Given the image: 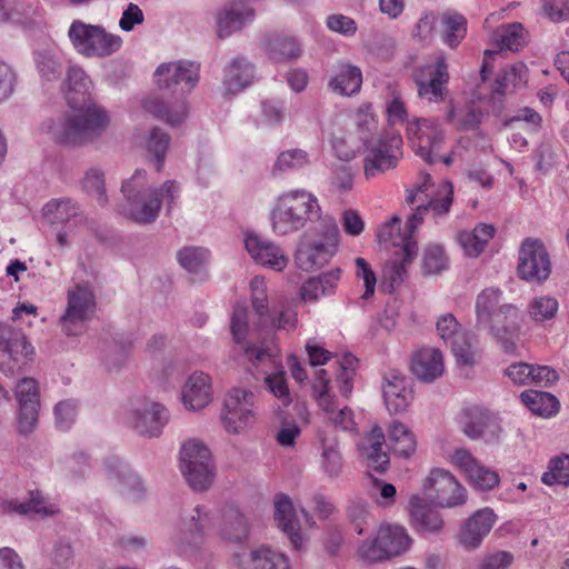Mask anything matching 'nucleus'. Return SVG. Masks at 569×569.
I'll use <instances>...</instances> for the list:
<instances>
[{
	"instance_id": "864d4df0",
	"label": "nucleus",
	"mask_w": 569,
	"mask_h": 569,
	"mask_svg": "<svg viewBox=\"0 0 569 569\" xmlns=\"http://www.w3.org/2000/svg\"><path fill=\"white\" fill-rule=\"evenodd\" d=\"M541 480L548 486L569 485V456L565 455L550 460L548 471H546Z\"/></svg>"
},
{
	"instance_id": "b1692460",
	"label": "nucleus",
	"mask_w": 569,
	"mask_h": 569,
	"mask_svg": "<svg viewBox=\"0 0 569 569\" xmlns=\"http://www.w3.org/2000/svg\"><path fill=\"white\" fill-rule=\"evenodd\" d=\"M463 432L470 439H483L490 442L498 440L501 427L499 419L493 413L472 408L466 412Z\"/></svg>"
},
{
	"instance_id": "f8f14e48",
	"label": "nucleus",
	"mask_w": 569,
	"mask_h": 569,
	"mask_svg": "<svg viewBox=\"0 0 569 569\" xmlns=\"http://www.w3.org/2000/svg\"><path fill=\"white\" fill-rule=\"evenodd\" d=\"M418 97L429 103L442 102L448 93L449 71L446 56L438 52L432 61L417 67L412 72Z\"/></svg>"
},
{
	"instance_id": "9d476101",
	"label": "nucleus",
	"mask_w": 569,
	"mask_h": 569,
	"mask_svg": "<svg viewBox=\"0 0 569 569\" xmlns=\"http://www.w3.org/2000/svg\"><path fill=\"white\" fill-rule=\"evenodd\" d=\"M412 543L407 530L398 525H381L373 539L359 547V556L369 562H378L406 552Z\"/></svg>"
},
{
	"instance_id": "774afa93",
	"label": "nucleus",
	"mask_w": 569,
	"mask_h": 569,
	"mask_svg": "<svg viewBox=\"0 0 569 569\" xmlns=\"http://www.w3.org/2000/svg\"><path fill=\"white\" fill-rule=\"evenodd\" d=\"M78 412L77 402L64 400L54 407L56 423L60 430H69L76 420Z\"/></svg>"
},
{
	"instance_id": "49530a36",
	"label": "nucleus",
	"mask_w": 569,
	"mask_h": 569,
	"mask_svg": "<svg viewBox=\"0 0 569 569\" xmlns=\"http://www.w3.org/2000/svg\"><path fill=\"white\" fill-rule=\"evenodd\" d=\"M180 468L213 462L209 448L198 439L187 440L180 449Z\"/></svg>"
},
{
	"instance_id": "a18cd8bd",
	"label": "nucleus",
	"mask_w": 569,
	"mask_h": 569,
	"mask_svg": "<svg viewBox=\"0 0 569 569\" xmlns=\"http://www.w3.org/2000/svg\"><path fill=\"white\" fill-rule=\"evenodd\" d=\"M495 40L501 50L519 51L527 42L525 29L521 23L503 24L495 32Z\"/></svg>"
},
{
	"instance_id": "4468645a",
	"label": "nucleus",
	"mask_w": 569,
	"mask_h": 569,
	"mask_svg": "<svg viewBox=\"0 0 569 569\" xmlns=\"http://www.w3.org/2000/svg\"><path fill=\"white\" fill-rule=\"evenodd\" d=\"M34 349L21 330L0 323V371L20 372L33 359Z\"/></svg>"
},
{
	"instance_id": "20e7f679",
	"label": "nucleus",
	"mask_w": 569,
	"mask_h": 569,
	"mask_svg": "<svg viewBox=\"0 0 569 569\" xmlns=\"http://www.w3.org/2000/svg\"><path fill=\"white\" fill-rule=\"evenodd\" d=\"M121 191L127 202L123 214L139 224H149L159 217L163 203L168 211L173 208L180 196V184L176 180H167L154 187L147 172L138 169L122 183Z\"/></svg>"
},
{
	"instance_id": "79ce46f5",
	"label": "nucleus",
	"mask_w": 569,
	"mask_h": 569,
	"mask_svg": "<svg viewBox=\"0 0 569 569\" xmlns=\"http://www.w3.org/2000/svg\"><path fill=\"white\" fill-rule=\"evenodd\" d=\"M451 351L459 365L473 366L478 356V340L467 332L461 331L450 342Z\"/></svg>"
},
{
	"instance_id": "aec40b11",
	"label": "nucleus",
	"mask_w": 569,
	"mask_h": 569,
	"mask_svg": "<svg viewBox=\"0 0 569 569\" xmlns=\"http://www.w3.org/2000/svg\"><path fill=\"white\" fill-rule=\"evenodd\" d=\"M244 247L252 260L262 267L280 272L288 266L289 259L282 248L261 234L248 232Z\"/></svg>"
},
{
	"instance_id": "a211bd4d",
	"label": "nucleus",
	"mask_w": 569,
	"mask_h": 569,
	"mask_svg": "<svg viewBox=\"0 0 569 569\" xmlns=\"http://www.w3.org/2000/svg\"><path fill=\"white\" fill-rule=\"evenodd\" d=\"M200 66L193 61L180 60L161 63L154 71V82L161 90L190 92L199 81Z\"/></svg>"
},
{
	"instance_id": "8fccbe9b",
	"label": "nucleus",
	"mask_w": 569,
	"mask_h": 569,
	"mask_svg": "<svg viewBox=\"0 0 569 569\" xmlns=\"http://www.w3.org/2000/svg\"><path fill=\"white\" fill-rule=\"evenodd\" d=\"M209 251L201 247H186L178 252L180 266L190 273H201L209 260Z\"/></svg>"
},
{
	"instance_id": "6ab92c4d",
	"label": "nucleus",
	"mask_w": 569,
	"mask_h": 569,
	"mask_svg": "<svg viewBox=\"0 0 569 569\" xmlns=\"http://www.w3.org/2000/svg\"><path fill=\"white\" fill-rule=\"evenodd\" d=\"M169 420L167 409L150 400L138 401L129 412L128 423L141 436L158 437Z\"/></svg>"
},
{
	"instance_id": "ea45409f",
	"label": "nucleus",
	"mask_w": 569,
	"mask_h": 569,
	"mask_svg": "<svg viewBox=\"0 0 569 569\" xmlns=\"http://www.w3.org/2000/svg\"><path fill=\"white\" fill-rule=\"evenodd\" d=\"M520 399L532 413L540 417H551L559 410L558 399L546 391L526 390L521 392Z\"/></svg>"
},
{
	"instance_id": "f03ea898",
	"label": "nucleus",
	"mask_w": 569,
	"mask_h": 569,
	"mask_svg": "<svg viewBox=\"0 0 569 569\" xmlns=\"http://www.w3.org/2000/svg\"><path fill=\"white\" fill-rule=\"evenodd\" d=\"M213 532L222 540L240 542L249 535L247 517L233 505L222 507L218 515L198 505L181 513L172 541L182 555L193 552Z\"/></svg>"
},
{
	"instance_id": "c756f323",
	"label": "nucleus",
	"mask_w": 569,
	"mask_h": 569,
	"mask_svg": "<svg viewBox=\"0 0 569 569\" xmlns=\"http://www.w3.org/2000/svg\"><path fill=\"white\" fill-rule=\"evenodd\" d=\"M409 512L412 526L420 533L439 532L443 527L440 513L419 496L410 498Z\"/></svg>"
},
{
	"instance_id": "052dcab7",
	"label": "nucleus",
	"mask_w": 569,
	"mask_h": 569,
	"mask_svg": "<svg viewBox=\"0 0 569 569\" xmlns=\"http://www.w3.org/2000/svg\"><path fill=\"white\" fill-rule=\"evenodd\" d=\"M467 477L472 486L481 491L493 489L500 481L497 471L481 463Z\"/></svg>"
},
{
	"instance_id": "603ef678",
	"label": "nucleus",
	"mask_w": 569,
	"mask_h": 569,
	"mask_svg": "<svg viewBox=\"0 0 569 569\" xmlns=\"http://www.w3.org/2000/svg\"><path fill=\"white\" fill-rule=\"evenodd\" d=\"M170 136L159 128H153L150 131L147 149L149 153L153 154L156 160V170L160 172L163 169L166 153L169 148Z\"/></svg>"
},
{
	"instance_id": "ddd939ff",
	"label": "nucleus",
	"mask_w": 569,
	"mask_h": 569,
	"mask_svg": "<svg viewBox=\"0 0 569 569\" xmlns=\"http://www.w3.org/2000/svg\"><path fill=\"white\" fill-rule=\"evenodd\" d=\"M256 395L246 388L233 387L224 398L221 422L227 432L238 435L256 421Z\"/></svg>"
},
{
	"instance_id": "c9c22d12",
	"label": "nucleus",
	"mask_w": 569,
	"mask_h": 569,
	"mask_svg": "<svg viewBox=\"0 0 569 569\" xmlns=\"http://www.w3.org/2000/svg\"><path fill=\"white\" fill-rule=\"evenodd\" d=\"M496 229L491 224L479 223L473 230H463L458 234V242L469 257H478L486 244L495 236Z\"/></svg>"
},
{
	"instance_id": "7c9ffc66",
	"label": "nucleus",
	"mask_w": 569,
	"mask_h": 569,
	"mask_svg": "<svg viewBox=\"0 0 569 569\" xmlns=\"http://www.w3.org/2000/svg\"><path fill=\"white\" fill-rule=\"evenodd\" d=\"M254 12L241 3H231L224 7L217 16V33L219 38H227L252 21Z\"/></svg>"
},
{
	"instance_id": "13d9d810",
	"label": "nucleus",
	"mask_w": 569,
	"mask_h": 569,
	"mask_svg": "<svg viewBox=\"0 0 569 569\" xmlns=\"http://www.w3.org/2000/svg\"><path fill=\"white\" fill-rule=\"evenodd\" d=\"M336 428L345 431L357 432L353 411L348 408H338L336 400L330 401L327 409H321Z\"/></svg>"
},
{
	"instance_id": "7ed1b4c3",
	"label": "nucleus",
	"mask_w": 569,
	"mask_h": 569,
	"mask_svg": "<svg viewBox=\"0 0 569 569\" xmlns=\"http://www.w3.org/2000/svg\"><path fill=\"white\" fill-rule=\"evenodd\" d=\"M68 101L72 111L43 121L42 134L66 147H78L100 137L109 126L107 111L94 103L74 108L72 104L79 102L74 97H68Z\"/></svg>"
},
{
	"instance_id": "f3484780",
	"label": "nucleus",
	"mask_w": 569,
	"mask_h": 569,
	"mask_svg": "<svg viewBox=\"0 0 569 569\" xmlns=\"http://www.w3.org/2000/svg\"><path fill=\"white\" fill-rule=\"evenodd\" d=\"M551 271L549 253L539 239L527 238L519 251L518 274L527 281L542 282Z\"/></svg>"
},
{
	"instance_id": "0e129e2a",
	"label": "nucleus",
	"mask_w": 569,
	"mask_h": 569,
	"mask_svg": "<svg viewBox=\"0 0 569 569\" xmlns=\"http://www.w3.org/2000/svg\"><path fill=\"white\" fill-rule=\"evenodd\" d=\"M82 187L89 194L96 197L100 204H104L107 202L104 176L100 170H88L83 177Z\"/></svg>"
},
{
	"instance_id": "393cba45",
	"label": "nucleus",
	"mask_w": 569,
	"mask_h": 569,
	"mask_svg": "<svg viewBox=\"0 0 569 569\" xmlns=\"http://www.w3.org/2000/svg\"><path fill=\"white\" fill-rule=\"evenodd\" d=\"M496 516L492 510L486 508L475 512L461 528L458 535V541L466 550L478 548L482 539L489 533Z\"/></svg>"
},
{
	"instance_id": "de8ad7c7",
	"label": "nucleus",
	"mask_w": 569,
	"mask_h": 569,
	"mask_svg": "<svg viewBox=\"0 0 569 569\" xmlns=\"http://www.w3.org/2000/svg\"><path fill=\"white\" fill-rule=\"evenodd\" d=\"M358 359L346 353L338 361V373L336 377V385L339 392L345 397L349 398L353 390V380L356 377Z\"/></svg>"
},
{
	"instance_id": "423d86ee",
	"label": "nucleus",
	"mask_w": 569,
	"mask_h": 569,
	"mask_svg": "<svg viewBox=\"0 0 569 569\" xmlns=\"http://www.w3.org/2000/svg\"><path fill=\"white\" fill-rule=\"evenodd\" d=\"M68 38L74 50L87 58H104L120 50L121 37L109 33L99 24L73 20L68 30Z\"/></svg>"
},
{
	"instance_id": "c85d7f7f",
	"label": "nucleus",
	"mask_w": 569,
	"mask_h": 569,
	"mask_svg": "<svg viewBox=\"0 0 569 569\" xmlns=\"http://www.w3.org/2000/svg\"><path fill=\"white\" fill-rule=\"evenodd\" d=\"M0 507L3 513L18 516L37 515L48 517L58 512L57 506L50 503L39 490L31 491L30 498L27 501L18 499L4 500Z\"/></svg>"
},
{
	"instance_id": "dca6fc26",
	"label": "nucleus",
	"mask_w": 569,
	"mask_h": 569,
	"mask_svg": "<svg viewBox=\"0 0 569 569\" xmlns=\"http://www.w3.org/2000/svg\"><path fill=\"white\" fill-rule=\"evenodd\" d=\"M423 490L428 498L440 507L452 508L466 501V489L451 472L442 468L430 470Z\"/></svg>"
},
{
	"instance_id": "c03bdc74",
	"label": "nucleus",
	"mask_w": 569,
	"mask_h": 569,
	"mask_svg": "<svg viewBox=\"0 0 569 569\" xmlns=\"http://www.w3.org/2000/svg\"><path fill=\"white\" fill-rule=\"evenodd\" d=\"M389 441L395 453L409 457L416 451L413 433L401 422L395 421L389 430Z\"/></svg>"
},
{
	"instance_id": "4c0bfd02",
	"label": "nucleus",
	"mask_w": 569,
	"mask_h": 569,
	"mask_svg": "<svg viewBox=\"0 0 569 569\" xmlns=\"http://www.w3.org/2000/svg\"><path fill=\"white\" fill-rule=\"evenodd\" d=\"M253 66L243 58H237L231 61L226 70L224 87L229 93H237L248 86L253 80Z\"/></svg>"
},
{
	"instance_id": "37998d69",
	"label": "nucleus",
	"mask_w": 569,
	"mask_h": 569,
	"mask_svg": "<svg viewBox=\"0 0 569 569\" xmlns=\"http://www.w3.org/2000/svg\"><path fill=\"white\" fill-rule=\"evenodd\" d=\"M310 163V158L307 151L295 148L280 152L273 163L271 173L277 177L281 173L298 171Z\"/></svg>"
},
{
	"instance_id": "9b49d317",
	"label": "nucleus",
	"mask_w": 569,
	"mask_h": 569,
	"mask_svg": "<svg viewBox=\"0 0 569 569\" xmlns=\"http://www.w3.org/2000/svg\"><path fill=\"white\" fill-rule=\"evenodd\" d=\"M501 295L499 289L487 288L478 295L476 301L477 325L489 328L496 336L501 330H511L518 316V310L513 305H500Z\"/></svg>"
},
{
	"instance_id": "6e6552de",
	"label": "nucleus",
	"mask_w": 569,
	"mask_h": 569,
	"mask_svg": "<svg viewBox=\"0 0 569 569\" xmlns=\"http://www.w3.org/2000/svg\"><path fill=\"white\" fill-rule=\"evenodd\" d=\"M407 136L415 153L426 162L433 164L443 162L449 166L453 162V153L441 156L440 150L445 143V130L438 121L432 119H415L407 124Z\"/></svg>"
},
{
	"instance_id": "5701e85b",
	"label": "nucleus",
	"mask_w": 569,
	"mask_h": 569,
	"mask_svg": "<svg viewBox=\"0 0 569 569\" xmlns=\"http://www.w3.org/2000/svg\"><path fill=\"white\" fill-rule=\"evenodd\" d=\"M382 393L388 411L395 415L406 411L413 400L409 381L397 370L386 373Z\"/></svg>"
},
{
	"instance_id": "bf43d9fd",
	"label": "nucleus",
	"mask_w": 569,
	"mask_h": 569,
	"mask_svg": "<svg viewBox=\"0 0 569 569\" xmlns=\"http://www.w3.org/2000/svg\"><path fill=\"white\" fill-rule=\"evenodd\" d=\"M271 548L259 547L237 556L239 569H268Z\"/></svg>"
},
{
	"instance_id": "4d7b16f0",
	"label": "nucleus",
	"mask_w": 569,
	"mask_h": 569,
	"mask_svg": "<svg viewBox=\"0 0 569 569\" xmlns=\"http://www.w3.org/2000/svg\"><path fill=\"white\" fill-rule=\"evenodd\" d=\"M355 124L357 127L360 139L363 143L369 142V138L378 128V120L372 111L370 103H365L358 108L355 113Z\"/></svg>"
},
{
	"instance_id": "2eb2a0df",
	"label": "nucleus",
	"mask_w": 569,
	"mask_h": 569,
	"mask_svg": "<svg viewBox=\"0 0 569 569\" xmlns=\"http://www.w3.org/2000/svg\"><path fill=\"white\" fill-rule=\"evenodd\" d=\"M96 311V298L91 289L76 286L68 291V303L60 319L62 331L68 336H78L86 329V322Z\"/></svg>"
},
{
	"instance_id": "4be33fe9",
	"label": "nucleus",
	"mask_w": 569,
	"mask_h": 569,
	"mask_svg": "<svg viewBox=\"0 0 569 569\" xmlns=\"http://www.w3.org/2000/svg\"><path fill=\"white\" fill-rule=\"evenodd\" d=\"M274 521L278 528L288 537L296 551L305 549L306 538L301 532L292 500L286 493H278L273 499Z\"/></svg>"
},
{
	"instance_id": "58836bf2",
	"label": "nucleus",
	"mask_w": 569,
	"mask_h": 569,
	"mask_svg": "<svg viewBox=\"0 0 569 569\" xmlns=\"http://www.w3.org/2000/svg\"><path fill=\"white\" fill-rule=\"evenodd\" d=\"M321 442V469L330 478H337L342 471V457L338 448V441L335 435L319 432Z\"/></svg>"
},
{
	"instance_id": "338daca9",
	"label": "nucleus",
	"mask_w": 569,
	"mask_h": 569,
	"mask_svg": "<svg viewBox=\"0 0 569 569\" xmlns=\"http://www.w3.org/2000/svg\"><path fill=\"white\" fill-rule=\"evenodd\" d=\"M264 383L268 390L276 398L280 399L283 405H289L291 402V397L284 371H278L267 376L264 378Z\"/></svg>"
},
{
	"instance_id": "473e14b6",
	"label": "nucleus",
	"mask_w": 569,
	"mask_h": 569,
	"mask_svg": "<svg viewBox=\"0 0 569 569\" xmlns=\"http://www.w3.org/2000/svg\"><path fill=\"white\" fill-rule=\"evenodd\" d=\"M341 278L339 268L322 273L319 277L309 278L300 288L301 299L315 301L322 296H330L335 292Z\"/></svg>"
},
{
	"instance_id": "bb28decb",
	"label": "nucleus",
	"mask_w": 569,
	"mask_h": 569,
	"mask_svg": "<svg viewBox=\"0 0 569 569\" xmlns=\"http://www.w3.org/2000/svg\"><path fill=\"white\" fill-rule=\"evenodd\" d=\"M44 220L51 226L73 230L83 221L78 204L71 199H52L42 208Z\"/></svg>"
},
{
	"instance_id": "5fc2aeb1",
	"label": "nucleus",
	"mask_w": 569,
	"mask_h": 569,
	"mask_svg": "<svg viewBox=\"0 0 569 569\" xmlns=\"http://www.w3.org/2000/svg\"><path fill=\"white\" fill-rule=\"evenodd\" d=\"M330 376L327 370L318 369L315 372L311 390L312 397L321 409H327L330 401L336 400L331 393Z\"/></svg>"
},
{
	"instance_id": "3c124183",
	"label": "nucleus",
	"mask_w": 569,
	"mask_h": 569,
	"mask_svg": "<svg viewBox=\"0 0 569 569\" xmlns=\"http://www.w3.org/2000/svg\"><path fill=\"white\" fill-rule=\"evenodd\" d=\"M559 309V302L551 296H540L533 298L528 305V313L533 321L543 322L556 317Z\"/></svg>"
},
{
	"instance_id": "69168bd1",
	"label": "nucleus",
	"mask_w": 569,
	"mask_h": 569,
	"mask_svg": "<svg viewBox=\"0 0 569 569\" xmlns=\"http://www.w3.org/2000/svg\"><path fill=\"white\" fill-rule=\"evenodd\" d=\"M248 317L249 310L244 305L238 303L233 308L230 319V329L237 343H241L246 339L249 330Z\"/></svg>"
},
{
	"instance_id": "09e8293b",
	"label": "nucleus",
	"mask_w": 569,
	"mask_h": 569,
	"mask_svg": "<svg viewBox=\"0 0 569 569\" xmlns=\"http://www.w3.org/2000/svg\"><path fill=\"white\" fill-rule=\"evenodd\" d=\"M443 34L442 40L450 48L459 46L467 33V20L458 13L445 14L442 17Z\"/></svg>"
},
{
	"instance_id": "e2e57ef3",
	"label": "nucleus",
	"mask_w": 569,
	"mask_h": 569,
	"mask_svg": "<svg viewBox=\"0 0 569 569\" xmlns=\"http://www.w3.org/2000/svg\"><path fill=\"white\" fill-rule=\"evenodd\" d=\"M66 84L69 93L73 92L83 98L89 94L92 86L90 78L84 70L79 67H70L68 69Z\"/></svg>"
},
{
	"instance_id": "39448f33",
	"label": "nucleus",
	"mask_w": 569,
	"mask_h": 569,
	"mask_svg": "<svg viewBox=\"0 0 569 569\" xmlns=\"http://www.w3.org/2000/svg\"><path fill=\"white\" fill-rule=\"evenodd\" d=\"M318 198L306 189H291L280 193L270 212L272 231L287 236L303 229L320 217Z\"/></svg>"
},
{
	"instance_id": "6e6d98bb",
	"label": "nucleus",
	"mask_w": 569,
	"mask_h": 569,
	"mask_svg": "<svg viewBox=\"0 0 569 569\" xmlns=\"http://www.w3.org/2000/svg\"><path fill=\"white\" fill-rule=\"evenodd\" d=\"M347 518L357 533L362 535L372 518L369 505L360 498L353 499L347 508Z\"/></svg>"
},
{
	"instance_id": "2f4dec72",
	"label": "nucleus",
	"mask_w": 569,
	"mask_h": 569,
	"mask_svg": "<svg viewBox=\"0 0 569 569\" xmlns=\"http://www.w3.org/2000/svg\"><path fill=\"white\" fill-rule=\"evenodd\" d=\"M362 84L360 68L350 63H339L335 76L329 81L330 89L341 96L358 93Z\"/></svg>"
},
{
	"instance_id": "cd10ccee",
	"label": "nucleus",
	"mask_w": 569,
	"mask_h": 569,
	"mask_svg": "<svg viewBox=\"0 0 569 569\" xmlns=\"http://www.w3.org/2000/svg\"><path fill=\"white\" fill-rule=\"evenodd\" d=\"M410 368L420 381L432 382L445 371L442 355L433 348L420 349L412 356Z\"/></svg>"
},
{
	"instance_id": "72a5a7b5",
	"label": "nucleus",
	"mask_w": 569,
	"mask_h": 569,
	"mask_svg": "<svg viewBox=\"0 0 569 569\" xmlns=\"http://www.w3.org/2000/svg\"><path fill=\"white\" fill-rule=\"evenodd\" d=\"M263 329L293 331L298 326V312L287 305H274L269 307L259 319Z\"/></svg>"
},
{
	"instance_id": "1a4fd4ad",
	"label": "nucleus",
	"mask_w": 569,
	"mask_h": 569,
	"mask_svg": "<svg viewBox=\"0 0 569 569\" xmlns=\"http://www.w3.org/2000/svg\"><path fill=\"white\" fill-rule=\"evenodd\" d=\"M319 232L322 236L321 240H311L306 236L297 248L295 262L303 271L323 267L336 252L339 229L335 220L323 219L320 222Z\"/></svg>"
},
{
	"instance_id": "e433bc0d",
	"label": "nucleus",
	"mask_w": 569,
	"mask_h": 569,
	"mask_svg": "<svg viewBox=\"0 0 569 569\" xmlns=\"http://www.w3.org/2000/svg\"><path fill=\"white\" fill-rule=\"evenodd\" d=\"M143 107L146 111L171 126L180 124L188 114V107L184 100L167 104L158 98H149L144 101Z\"/></svg>"
},
{
	"instance_id": "412c9836",
	"label": "nucleus",
	"mask_w": 569,
	"mask_h": 569,
	"mask_svg": "<svg viewBox=\"0 0 569 569\" xmlns=\"http://www.w3.org/2000/svg\"><path fill=\"white\" fill-rule=\"evenodd\" d=\"M19 403L18 425L21 433H29L36 427L39 413V388L33 378H23L16 386Z\"/></svg>"
},
{
	"instance_id": "0eeeda50",
	"label": "nucleus",
	"mask_w": 569,
	"mask_h": 569,
	"mask_svg": "<svg viewBox=\"0 0 569 569\" xmlns=\"http://www.w3.org/2000/svg\"><path fill=\"white\" fill-rule=\"evenodd\" d=\"M363 144V174L368 180L395 169L402 158L403 141L399 132L386 130L377 140Z\"/></svg>"
},
{
	"instance_id": "680f3d73",
	"label": "nucleus",
	"mask_w": 569,
	"mask_h": 569,
	"mask_svg": "<svg viewBox=\"0 0 569 569\" xmlns=\"http://www.w3.org/2000/svg\"><path fill=\"white\" fill-rule=\"evenodd\" d=\"M34 60L38 71L43 79L52 81L60 77L62 67L53 54L40 51L36 53Z\"/></svg>"
},
{
	"instance_id": "a19ab883",
	"label": "nucleus",
	"mask_w": 569,
	"mask_h": 569,
	"mask_svg": "<svg viewBox=\"0 0 569 569\" xmlns=\"http://www.w3.org/2000/svg\"><path fill=\"white\" fill-rule=\"evenodd\" d=\"M214 462L182 467L180 471L189 487L198 492L207 491L216 478Z\"/></svg>"
},
{
	"instance_id": "f257e3e1",
	"label": "nucleus",
	"mask_w": 569,
	"mask_h": 569,
	"mask_svg": "<svg viewBox=\"0 0 569 569\" xmlns=\"http://www.w3.org/2000/svg\"><path fill=\"white\" fill-rule=\"evenodd\" d=\"M421 182L407 196L411 204L418 203L415 212L409 217L406 229L400 228L401 220L393 216L385 222L377 232L378 241L386 247L399 248L406 252L407 261L413 260L418 252V244L413 232L422 223L425 216L435 220L445 217L450 211L453 201V186L450 181H442L433 189L429 173L420 174Z\"/></svg>"
},
{
	"instance_id": "f704fd0d",
	"label": "nucleus",
	"mask_w": 569,
	"mask_h": 569,
	"mask_svg": "<svg viewBox=\"0 0 569 569\" xmlns=\"http://www.w3.org/2000/svg\"><path fill=\"white\" fill-rule=\"evenodd\" d=\"M266 52L274 62H289L300 57L301 44L295 37L273 34L266 43Z\"/></svg>"
},
{
	"instance_id": "a878e982",
	"label": "nucleus",
	"mask_w": 569,
	"mask_h": 569,
	"mask_svg": "<svg viewBox=\"0 0 569 569\" xmlns=\"http://www.w3.org/2000/svg\"><path fill=\"white\" fill-rule=\"evenodd\" d=\"M182 403L188 410H201L212 400V385L209 375L197 371L186 381L181 392Z\"/></svg>"
}]
</instances>
